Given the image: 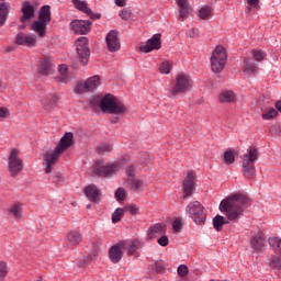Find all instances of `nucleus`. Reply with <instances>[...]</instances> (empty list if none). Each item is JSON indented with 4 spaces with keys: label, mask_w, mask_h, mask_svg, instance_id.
Wrapping results in <instances>:
<instances>
[{
    "label": "nucleus",
    "mask_w": 281,
    "mask_h": 281,
    "mask_svg": "<svg viewBox=\"0 0 281 281\" xmlns=\"http://www.w3.org/2000/svg\"><path fill=\"white\" fill-rule=\"evenodd\" d=\"M123 216H124V209H121V207L116 209L112 213V223L114 224L120 223Z\"/></svg>",
    "instance_id": "obj_39"
},
{
    "label": "nucleus",
    "mask_w": 281,
    "mask_h": 281,
    "mask_svg": "<svg viewBox=\"0 0 281 281\" xmlns=\"http://www.w3.org/2000/svg\"><path fill=\"white\" fill-rule=\"evenodd\" d=\"M258 161V148L249 147L241 161V172L245 179L256 178V166Z\"/></svg>",
    "instance_id": "obj_5"
},
{
    "label": "nucleus",
    "mask_w": 281,
    "mask_h": 281,
    "mask_svg": "<svg viewBox=\"0 0 281 281\" xmlns=\"http://www.w3.org/2000/svg\"><path fill=\"white\" fill-rule=\"evenodd\" d=\"M187 38H199V30L190 29L186 31Z\"/></svg>",
    "instance_id": "obj_51"
},
{
    "label": "nucleus",
    "mask_w": 281,
    "mask_h": 281,
    "mask_svg": "<svg viewBox=\"0 0 281 281\" xmlns=\"http://www.w3.org/2000/svg\"><path fill=\"white\" fill-rule=\"evenodd\" d=\"M158 245H160V247H168L170 240L168 239V236L162 235L160 238H158Z\"/></svg>",
    "instance_id": "obj_53"
},
{
    "label": "nucleus",
    "mask_w": 281,
    "mask_h": 281,
    "mask_svg": "<svg viewBox=\"0 0 281 281\" xmlns=\"http://www.w3.org/2000/svg\"><path fill=\"white\" fill-rule=\"evenodd\" d=\"M241 69L244 74H247V76H256V74H258V64H256L249 58H245L243 61Z\"/></svg>",
    "instance_id": "obj_27"
},
{
    "label": "nucleus",
    "mask_w": 281,
    "mask_h": 281,
    "mask_svg": "<svg viewBox=\"0 0 281 281\" xmlns=\"http://www.w3.org/2000/svg\"><path fill=\"white\" fill-rule=\"evenodd\" d=\"M123 251V248L120 247V241L116 245H113L109 249V258L111 262H114V265H116V262H120V260H122V256H124Z\"/></svg>",
    "instance_id": "obj_25"
},
{
    "label": "nucleus",
    "mask_w": 281,
    "mask_h": 281,
    "mask_svg": "<svg viewBox=\"0 0 281 281\" xmlns=\"http://www.w3.org/2000/svg\"><path fill=\"white\" fill-rule=\"evenodd\" d=\"M277 115H278V111L274 108H267L262 110L261 119L266 121L274 120Z\"/></svg>",
    "instance_id": "obj_33"
},
{
    "label": "nucleus",
    "mask_w": 281,
    "mask_h": 281,
    "mask_svg": "<svg viewBox=\"0 0 281 281\" xmlns=\"http://www.w3.org/2000/svg\"><path fill=\"white\" fill-rule=\"evenodd\" d=\"M274 135L281 136V126L280 125H274L273 127Z\"/></svg>",
    "instance_id": "obj_61"
},
{
    "label": "nucleus",
    "mask_w": 281,
    "mask_h": 281,
    "mask_svg": "<svg viewBox=\"0 0 281 281\" xmlns=\"http://www.w3.org/2000/svg\"><path fill=\"white\" fill-rule=\"evenodd\" d=\"M85 194L87 199L91 201V203H100V201H102V193L95 184H89L88 187H86Z\"/></svg>",
    "instance_id": "obj_19"
},
{
    "label": "nucleus",
    "mask_w": 281,
    "mask_h": 281,
    "mask_svg": "<svg viewBox=\"0 0 281 281\" xmlns=\"http://www.w3.org/2000/svg\"><path fill=\"white\" fill-rule=\"evenodd\" d=\"M53 183H55V186H60V183H65V175L60 171H56L53 176Z\"/></svg>",
    "instance_id": "obj_42"
},
{
    "label": "nucleus",
    "mask_w": 281,
    "mask_h": 281,
    "mask_svg": "<svg viewBox=\"0 0 281 281\" xmlns=\"http://www.w3.org/2000/svg\"><path fill=\"white\" fill-rule=\"evenodd\" d=\"M131 14H133V12L128 8H124L121 10L119 16L122 21H128V19H131Z\"/></svg>",
    "instance_id": "obj_48"
},
{
    "label": "nucleus",
    "mask_w": 281,
    "mask_h": 281,
    "mask_svg": "<svg viewBox=\"0 0 281 281\" xmlns=\"http://www.w3.org/2000/svg\"><path fill=\"white\" fill-rule=\"evenodd\" d=\"M52 23V7L43 5L38 11V18L31 24L32 32H35L40 38L47 36V25Z\"/></svg>",
    "instance_id": "obj_3"
},
{
    "label": "nucleus",
    "mask_w": 281,
    "mask_h": 281,
    "mask_svg": "<svg viewBox=\"0 0 281 281\" xmlns=\"http://www.w3.org/2000/svg\"><path fill=\"white\" fill-rule=\"evenodd\" d=\"M40 100L44 106V109L49 110L56 108L58 104V95L52 93H42L40 95Z\"/></svg>",
    "instance_id": "obj_21"
},
{
    "label": "nucleus",
    "mask_w": 281,
    "mask_h": 281,
    "mask_svg": "<svg viewBox=\"0 0 281 281\" xmlns=\"http://www.w3.org/2000/svg\"><path fill=\"white\" fill-rule=\"evenodd\" d=\"M172 227L176 232H181L183 229V224L181 223V220L177 218L172 223Z\"/></svg>",
    "instance_id": "obj_54"
},
{
    "label": "nucleus",
    "mask_w": 281,
    "mask_h": 281,
    "mask_svg": "<svg viewBox=\"0 0 281 281\" xmlns=\"http://www.w3.org/2000/svg\"><path fill=\"white\" fill-rule=\"evenodd\" d=\"M12 10V5L10 2L5 0H0V27H3L8 21V16H10V11Z\"/></svg>",
    "instance_id": "obj_23"
},
{
    "label": "nucleus",
    "mask_w": 281,
    "mask_h": 281,
    "mask_svg": "<svg viewBox=\"0 0 281 281\" xmlns=\"http://www.w3.org/2000/svg\"><path fill=\"white\" fill-rule=\"evenodd\" d=\"M16 45H25V47H36L38 43V36L36 34L25 35L19 33L15 37Z\"/></svg>",
    "instance_id": "obj_18"
},
{
    "label": "nucleus",
    "mask_w": 281,
    "mask_h": 281,
    "mask_svg": "<svg viewBox=\"0 0 281 281\" xmlns=\"http://www.w3.org/2000/svg\"><path fill=\"white\" fill-rule=\"evenodd\" d=\"M100 85V77H90L87 81L77 82L75 87V93H87L89 91H95Z\"/></svg>",
    "instance_id": "obj_10"
},
{
    "label": "nucleus",
    "mask_w": 281,
    "mask_h": 281,
    "mask_svg": "<svg viewBox=\"0 0 281 281\" xmlns=\"http://www.w3.org/2000/svg\"><path fill=\"white\" fill-rule=\"evenodd\" d=\"M186 212L195 225H204L207 220V211H205V206L199 201L190 202L186 206Z\"/></svg>",
    "instance_id": "obj_6"
},
{
    "label": "nucleus",
    "mask_w": 281,
    "mask_h": 281,
    "mask_svg": "<svg viewBox=\"0 0 281 281\" xmlns=\"http://www.w3.org/2000/svg\"><path fill=\"white\" fill-rule=\"evenodd\" d=\"M274 109H276V111H279V113H281V100L276 101Z\"/></svg>",
    "instance_id": "obj_62"
},
{
    "label": "nucleus",
    "mask_w": 281,
    "mask_h": 281,
    "mask_svg": "<svg viewBox=\"0 0 281 281\" xmlns=\"http://www.w3.org/2000/svg\"><path fill=\"white\" fill-rule=\"evenodd\" d=\"M126 175H127L128 179L133 180L135 178V167H133V166L127 167Z\"/></svg>",
    "instance_id": "obj_55"
},
{
    "label": "nucleus",
    "mask_w": 281,
    "mask_h": 281,
    "mask_svg": "<svg viewBox=\"0 0 281 281\" xmlns=\"http://www.w3.org/2000/svg\"><path fill=\"white\" fill-rule=\"evenodd\" d=\"M69 25L75 34L87 35L91 32L92 23L89 20H72Z\"/></svg>",
    "instance_id": "obj_14"
},
{
    "label": "nucleus",
    "mask_w": 281,
    "mask_h": 281,
    "mask_svg": "<svg viewBox=\"0 0 281 281\" xmlns=\"http://www.w3.org/2000/svg\"><path fill=\"white\" fill-rule=\"evenodd\" d=\"M9 214H11L13 218H16L19 221L23 216V210L21 209V205L14 204L10 207Z\"/></svg>",
    "instance_id": "obj_36"
},
{
    "label": "nucleus",
    "mask_w": 281,
    "mask_h": 281,
    "mask_svg": "<svg viewBox=\"0 0 281 281\" xmlns=\"http://www.w3.org/2000/svg\"><path fill=\"white\" fill-rule=\"evenodd\" d=\"M120 247L123 248V251H126L127 256H134L139 248V239L122 240L120 241Z\"/></svg>",
    "instance_id": "obj_22"
},
{
    "label": "nucleus",
    "mask_w": 281,
    "mask_h": 281,
    "mask_svg": "<svg viewBox=\"0 0 281 281\" xmlns=\"http://www.w3.org/2000/svg\"><path fill=\"white\" fill-rule=\"evenodd\" d=\"M108 50L112 54L120 52L122 44H120V33L116 30L110 31L105 36Z\"/></svg>",
    "instance_id": "obj_13"
},
{
    "label": "nucleus",
    "mask_w": 281,
    "mask_h": 281,
    "mask_svg": "<svg viewBox=\"0 0 281 281\" xmlns=\"http://www.w3.org/2000/svg\"><path fill=\"white\" fill-rule=\"evenodd\" d=\"M159 71H160V74L168 75V74H170V71H172V66L170 65V63L164 61L159 66Z\"/></svg>",
    "instance_id": "obj_44"
},
{
    "label": "nucleus",
    "mask_w": 281,
    "mask_h": 281,
    "mask_svg": "<svg viewBox=\"0 0 281 281\" xmlns=\"http://www.w3.org/2000/svg\"><path fill=\"white\" fill-rule=\"evenodd\" d=\"M112 150H113V145H109V144H101L98 147L99 155H106V153H111Z\"/></svg>",
    "instance_id": "obj_43"
},
{
    "label": "nucleus",
    "mask_w": 281,
    "mask_h": 281,
    "mask_svg": "<svg viewBox=\"0 0 281 281\" xmlns=\"http://www.w3.org/2000/svg\"><path fill=\"white\" fill-rule=\"evenodd\" d=\"M165 269H166V267L164 265L156 263V271H157V273H161Z\"/></svg>",
    "instance_id": "obj_60"
},
{
    "label": "nucleus",
    "mask_w": 281,
    "mask_h": 281,
    "mask_svg": "<svg viewBox=\"0 0 281 281\" xmlns=\"http://www.w3.org/2000/svg\"><path fill=\"white\" fill-rule=\"evenodd\" d=\"M210 14H212V9L210 7H203L200 9V19L205 20L210 16Z\"/></svg>",
    "instance_id": "obj_45"
},
{
    "label": "nucleus",
    "mask_w": 281,
    "mask_h": 281,
    "mask_svg": "<svg viewBox=\"0 0 281 281\" xmlns=\"http://www.w3.org/2000/svg\"><path fill=\"white\" fill-rule=\"evenodd\" d=\"M72 3L75 5L76 10H79L80 12H83V14H87L91 10V9H89V5L87 4V1L72 0Z\"/></svg>",
    "instance_id": "obj_35"
},
{
    "label": "nucleus",
    "mask_w": 281,
    "mask_h": 281,
    "mask_svg": "<svg viewBox=\"0 0 281 281\" xmlns=\"http://www.w3.org/2000/svg\"><path fill=\"white\" fill-rule=\"evenodd\" d=\"M252 56L255 58V60H257V63H262V60H265V57L267 56V54H265V52L262 50H252Z\"/></svg>",
    "instance_id": "obj_47"
},
{
    "label": "nucleus",
    "mask_w": 281,
    "mask_h": 281,
    "mask_svg": "<svg viewBox=\"0 0 281 281\" xmlns=\"http://www.w3.org/2000/svg\"><path fill=\"white\" fill-rule=\"evenodd\" d=\"M97 175L99 177H111L113 176L114 172L117 170V165L115 164H110V165H103L100 167H95Z\"/></svg>",
    "instance_id": "obj_26"
},
{
    "label": "nucleus",
    "mask_w": 281,
    "mask_h": 281,
    "mask_svg": "<svg viewBox=\"0 0 281 281\" xmlns=\"http://www.w3.org/2000/svg\"><path fill=\"white\" fill-rule=\"evenodd\" d=\"M100 109L102 113H111L112 115H124V113H128V108L117 101V98L111 93H106L101 99Z\"/></svg>",
    "instance_id": "obj_4"
},
{
    "label": "nucleus",
    "mask_w": 281,
    "mask_h": 281,
    "mask_svg": "<svg viewBox=\"0 0 281 281\" xmlns=\"http://www.w3.org/2000/svg\"><path fill=\"white\" fill-rule=\"evenodd\" d=\"M211 69L213 74H221L227 63V50L223 46H217L211 55Z\"/></svg>",
    "instance_id": "obj_7"
},
{
    "label": "nucleus",
    "mask_w": 281,
    "mask_h": 281,
    "mask_svg": "<svg viewBox=\"0 0 281 281\" xmlns=\"http://www.w3.org/2000/svg\"><path fill=\"white\" fill-rule=\"evenodd\" d=\"M176 3L179 8L180 20L184 21V19H188V16H190V13L192 12V7H190V2L188 0H176Z\"/></svg>",
    "instance_id": "obj_24"
},
{
    "label": "nucleus",
    "mask_w": 281,
    "mask_h": 281,
    "mask_svg": "<svg viewBox=\"0 0 281 281\" xmlns=\"http://www.w3.org/2000/svg\"><path fill=\"white\" fill-rule=\"evenodd\" d=\"M267 243V236H265V233L259 232L256 233L251 238H250V247L256 251V254H260V251H265Z\"/></svg>",
    "instance_id": "obj_16"
},
{
    "label": "nucleus",
    "mask_w": 281,
    "mask_h": 281,
    "mask_svg": "<svg viewBox=\"0 0 281 281\" xmlns=\"http://www.w3.org/2000/svg\"><path fill=\"white\" fill-rule=\"evenodd\" d=\"M98 258V250H94L93 252H91L90 255H89V259L90 260H95Z\"/></svg>",
    "instance_id": "obj_64"
},
{
    "label": "nucleus",
    "mask_w": 281,
    "mask_h": 281,
    "mask_svg": "<svg viewBox=\"0 0 281 281\" xmlns=\"http://www.w3.org/2000/svg\"><path fill=\"white\" fill-rule=\"evenodd\" d=\"M23 170V160L19 157V150L11 149L9 155V172L11 177H16Z\"/></svg>",
    "instance_id": "obj_11"
},
{
    "label": "nucleus",
    "mask_w": 281,
    "mask_h": 281,
    "mask_svg": "<svg viewBox=\"0 0 281 281\" xmlns=\"http://www.w3.org/2000/svg\"><path fill=\"white\" fill-rule=\"evenodd\" d=\"M268 243H269L271 249L274 251V254L281 252V239H280V237H270L268 239Z\"/></svg>",
    "instance_id": "obj_34"
},
{
    "label": "nucleus",
    "mask_w": 281,
    "mask_h": 281,
    "mask_svg": "<svg viewBox=\"0 0 281 281\" xmlns=\"http://www.w3.org/2000/svg\"><path fill=\"white\" fill-rule=\"evenodd\" d=\"M154 49H161V34L157 33L151 36L146 43L139 46L143 54H150Z\"/></svg>",
    "instance_id": "obj_12"
},
{
    "label": "nucleus",
    "mask_w": 281,
    "mask_h": 281,
    "mask_svg": "<svg viewBox=\"0 0 281 281\" xmlns=\"http://www.w3.org/2000/svg\"><path fill=\"white\" fill-rule=\"evenodd\" d=\"M234 161H236V156L234 155V151L229 150L224 153V162L227 166H232V164H234Z\"/></svg>",
    "instance_id": "obj_40"
},
{
    "label": "nucleus",
    "mask_w": 281,
    "mask_h": 281,
    "mask_svg": "<svg viewBox=\"0 0 281 281\" xmlns=\"http://www.w3.org/2000/svg\"><path fill=\"white\" fill-rule=\"evenodd\" d=\"M248 205H251V202L247 195L235 194L221 202L220 212L226 214L228 221L236 223L243 216V207Z\"/></svg>",
    "instance_id": "obj_1"
},
{
    "label": "nucleus",
    "mask_w": 281,
    "mask_h": 281,
    "mask_svg": "<svg viewBox=\"0 0 281 281\" xmlns=\"http://www.w3.org/2000/svg\"><path fill=\"white\" fill-rule=\"evenodd\" d=\"M228 222H225V217L222 215H216L213 218V227L214 229H216V232H221V229L223 228V225H225Z\"/></svg>",
    "instance_id": "obj_37"
},
{
    "label": "nucleus",
    "mask_w": 281,
    "mask_h": 281,
    "mask_svg": "<svg viewBox=\"0 0 281 281\" xmlns=\"http://www.w3.org/2000/svg\"><path fill=\"white\" fill-rule=\"evenodd\" d=\"M52 58L45 57L41 61L40 72L42 76H49V74H52Z\"/></svg>",
    "instance_id": "obj_28"
},
{
    "label": "nucleus",
    "mask_w": 281,
    "mask_h": 281,
    "mask_svg": "<svg viewBox=\"0 0 281 281\" xmlns=\"http://www.w3.org/2000/svg\"><path fill=\"white\" fill-rule=\"evenodd\" d=\"M100 102H102V99L99 95H93L89 99V104L93 109H97V106H100Z\"/></svg>",
    "instance_id": "obj_50"
},
{
    "label": "nucleus",
    "mask_w": 281,
    "mask_h": 281,
    "mask_svg": "<svg viewBox=\"0 0 281 281\" xmlns=\"http://www.w3.org/2000/svg\"><path fill=\"white\" fill-rule=\"evenodd\" d=\"M123 212H128V214H132V216H135L139 212V207L137 205H127L123 207Z\"/></svg>",
    "instance_id": "obj_49"
},
{
    "label": "nucleus",
    "mask_w": 281,
    "mask_h": 281,
    "mask_svg": "<svg viewBox=\"0 0 281 281\" xmlns=\"http://www.w3.org/2000/svg\"><path fill=\"white\" fill-rule=\"evenodd\" d=\"M69 245H80L82 243V234L79 232H71L67 235Z\"/></svg>",
    "instance_id": "obj_30"
},
{
    "label": "nucleus",
    "mask_w": 281,
    "mask_h": 281,
    "mask_svg": "<svg viewBox=\"0 0 281 281\" xmlns=\"http://www.w3.org/2000/svg\"><path fill=\"white\" fill-rule=\"evenodd\" d=\"M10 116V110L5 108H0V117H9Z\"/></svg>",
    "instance_id": "obj_58"
},
{
    "label": "nucleus",
    "mask_w": 281,
    "mask_h": 281,
    "mask_svg": "<svg viewBox=\"0 0 281 281\" xmlns=\"http://www.w3.org/2000/svg\"><path fill=\"white\" fill-rule=\"evenodd\" d=\"M87 260H89V258H83V260L78 263L79 269L87 266Z\"/></svg>",
    "instance_id": "obj_63"
},
{
    "label": "nucleus",
    "mask_w": 281,
    "mask_h": 281,
    "mask_svg": "<svg viewBox=\"0 0 281 281\" xmlns=\"http://www.w3.org/2000/svg\"><path fill=\"white\" fill-rule=\"evenodd\" d=\"M178 276H181V278H186V276H188V266L180 265L178 267Z\"/></svg>",
    "instance_id": "obj_52"
},
{
    "label": "nucleus",
    "mask_w": 281,
    "mask_h": 281,
    "mask_svg": "<svg viewBox=\"0 0 281 281\" xmlns=\"http://www.w3.org/2000/svg\"><path fill=\"white\" fill-rule=\"evenodd\" d=\"M131 187L132 190H134L135 192H144V188H146V184H144V180L133 179Z\"/></svg>",
    "instance_id": "obj_38"
},
{
    "label": "nucleus",
    "mask_w": 281,
    "mask_h": 281,
    "mask_svg": "<svg viewBox=\"0 0 281 281\" xmlns=\"http://www.w3.org/2000/svg\"><path fill=\"white\" fill-rule=\"evenodd\" d=\"M114 196L116 201H124L126 199V190H124V188H119L115 191Z\"/></svg>",
    "instance_id": "obj_46"
},
{
    "label": "nucleus",
    "mask_w": 281,
    "mask_h": 281,
    "mask_svg": "<svg viewBox=\"0 0 281 281\" xmlns=\"http://www.w3.org/2000/svg\"><path fill=\"white\" fill-rule=\"evenodd\" d=\"M166 234V224L157 223L149 226L147 229V240H153L157 238V236H161Z\"/></svg>",
    "instance_id": "obj_20"
},
{
    "label": "nucleus",
    "mask_w": 281,
    "mask_h": 281,
    "mask_svg": "<svg viewBox=\"0 0 281 281\" xmlns=\"http://www.w3.org/2000/svg\"><path fill=\"white\" fill-rule=\"evenodd\" d=\"M220 102H227L232 104V102H236V93L234 91L227 90L220 94Z\"/></svg>",
    "instance_id": "obj_29"
},
{
    "label": "nucleus",
    "mask_w": 281,
    "mask_h": 281,
    "mask_svg": "<svg viewBox=\"0 0 281 281\" xmlns=\"http://www.w3.org/2000/svg\"><path fill=\"white\" fill-rule=\"evenodd\" d=\"M86 14H88V16H90V19H92L93 21H95L97 19H102V14L94 13L91 9H90V12H88Z\"/></svg>",
    "instance_id": "obj_57"
},
{
    "label": "nucleus",
    "mask_w": 281,
    "mask_h": 281,
    "mask_svg": "<svg viewBox=\"0 0 281 281\" xmlns=\"http://www.w3.org/2000/svg\"><path fill=\"white\" fill-rule=\"evenodd\" d=\"M192 89V79L187 75H178L176 78V83L171 90V95H181Z\"/></svg>",
    "instance_id": "obj_9"
},
{
    "label": "nucleus",
    "mask_w": 281,
    "mask_h": 281,
    "mask_svg": "<svg viewBox=\"0 0 281 281\" xmlns=\"http://www.w3.org/2000/svg\"><path fill=\"white\" fill-rule=\"evenodd\" d=\"M268 266L271 269H281V252H274V255L268 261Z\"/></svg>",
    "instance_id": "obj_31"
},
{
    "label": "nucleus",
    "mask_w": 281,
    "mask_h": 281,
    "mask_svg": "<svg viewBox=\"0 0 281 281\" xmlns=\"http://www.w3.org/2000/svg\"><path fill=\"white\" fill-rule=\"evenodd\" d=\"M75 45L79 63H81L83 66L88 65L91 56V50L89 49V38L81 36L76 40Z\"/></svg>",
    "instance_id": "obj_8"
},
{
    "label": "nucleus",
    "mask_w": 281,
    "mask_h": 281,
    "mask_svg": "<svg viewBox=\"0 0 281 281\" xmlns=\"http://www.w3.org/2000/svg\"><path fill=\"white\" fill-rule=\"evenodd\" d=\"M20 23H30L36 16V9L30 1L22 2Z\"/></svg>",
    "instance_id": "obj_15"
},
{
    "label": "nucleus",
    "mask_w": 281,
    "mask_h": 281,
    "mask_svg": "<svg viewBox=\"0 0 281 281\" xmlns=\"http://www.w3.org/2000/svg\"><path fill=\"white\" fill-rule=\"evenodd\" d=\"M196 178L194 177V171H188L186 179L183 180V196H192L194 194V182Z\"/></svg>",
    "instance_id": "obj_17"
},
{
    "label": "nucleus",
    "mask_w": 281,
    "mask_h": 281,
    "mask_svg": "<svg viewBox=\"0 0 281 281\" xmlns=\"http://www.w3.org/2000/svg\"><path fill=\"white\" fill-rule=\"evenodd\" d=\"M58 71H59V76H57V80L59 82H63L64 85H67V82L71 80V78L67 76V66L65 65L59 66Z\"/></svg>",
    "instance_id": "obj_32"
},
{
    "label": "nucleus",
    "mask_w": 281,
    "mask_h": 281,
    "mask_svg": "<svg viewBox=\"0 0 281 281\" xmlns=\"http://www.w3.org/2000/svg\"><path fill=\"white\" fill-rule=\"evenodd\" d=\"M8 276V262L0 261V281H5Z\"/></svg>",
    "instance_id": "obj_41"
},
{
    "label": "nucleus",
    "mask_w": 281,
    "mask_h": 281,
    "mask_svg": "<svg viewBox=\"0 0 281 281\" xmlns=\"http://www.w3.org/2000/svg\"><path fill=\"white\" fill-rule=\"evenodd\" d=\"M115 5L119 8H125L126 5V0H114Z\"/></svg>",
    "instance_id": "obj_59"
},
{
    "label": "nucleus",
    "mask_w": 281,
    "mask_h": 281,
    "mask_svg": "<svg viewBox=\"0 0 281 281\" xmlns=\"http://www.w3.org/2000/svg\"><path fill=\"white\" fill-rule=\"evenodd\" d=\"M247 4L249 5L248 10L251 12V8H258V3H260V0H246Z\"/></svg>",
    "instance_id": "obj_56"
},
{
    "label": "nucleus",
    "mask_w": 281,
    "mask_h": 281,
    "mask_svg": "<svg viewBox=\"0 0 281 281\" xmlns=\"http://www.w3.org/2000/svg\"><path fill=\"white\" fill-rule=\"evenodd\" d=\"M70 146H74V133L66 132L54 150L45 151L43 161L46 175H52L54 166H56V164H58V159H60V155H63V153H65V150Z\"/></svg>",
    "instance_id": "obj_2"
}]
</instances>
